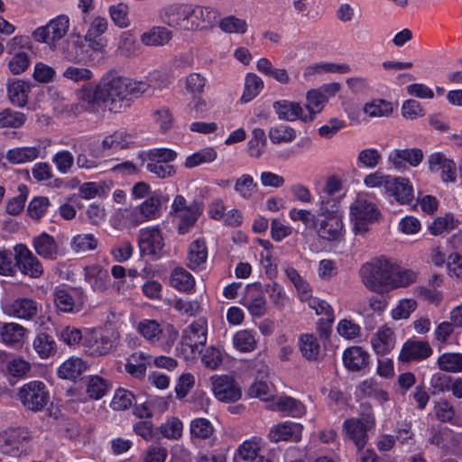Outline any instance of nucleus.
Instances as JSON below:
<instances>
[{
    "label": "nucleus",
    "instance_id": "39",
    "mask_svg": "<svg viewBox=\"0 0 462 462\" xmlns=\"http://www.w3.org/2000/svg\"><path fill=\"white\" fill-rule=\"evenodd\" d=\"M263 88V82L257 75L248 73L245 77V89L241 97V101L247 103L253 100Z\"/></svg>",
    "mask_w": 462,
    "mask_h": 462
},
{
    "label": "nucleus",
    "instance_id": "59",
    "mask_svg": "<svg viewBox=\"0 0 462 462\" xmlns=\"http://www.w3.org/2000/svg\"><path fill=\"white\" fill-rule=\"evenodd\" d=\"M125 371L135 378L144 376L146 372V365L143 362V355L134 354L125 365Z\"/></svg>",
    "mask_w": 462,
    "mask_h": 462
},
{
    "label": "nucleus",
    "instance_id": "50",
    "mask_svg": "<svg viewBox=\"0 0 462 462\" xmlns=\"http://www.w3.org/2000/svg\"><path fill=\"white\" fill-rule=\"evenodd\" d=\"M26 120L23 113L14 111L12 109H5L0 112V127L17 128L22 126Z\"/></svg>",
    "mask_w": 462,
    "mask_h": 462
},
{
    "label": "nucleus",
    "instance_id": "26",
    "mask_svg": "<svg viewBox=\"0 0 462 462\" xmlns=\"http://www.w3.org/2000/svg\"><path fill=\"white\" fill-rule=\"evenodd\" d=\"M33 247L37 254L45 259L55 260L59 254L55 239L45 232L34 237Z\"/></svg>",
    "mask_w": 462,
    "mask_h": 462
},
{
    "label": "nucleus",
    "instance_id": "42",
    "mask_svg": "<svg viewBox=\"0 0 462 462\" xmlns=\"http://www.w3.org/2000/svg\"><path fill=\"white\" fill-rule=\"evenodd\" d=\"M217 152L212 147H207L187 157L184 166L188 169L209 163L216 160Z\"/></svg>",
    "mask_w": 462,
    "mask_h": 462
},
{
    "label": "nucleus",
    "instance_id": "43",
    "mask_svg": "<svg viewBox=\"0 0 462 462\" xmlns=\"http://www.w3.org/2000/svg\"><path fill=\"white\" fill-rule=\"evenodd\" d=\"M351 70L348 64H336V63H317L308 66L304 71L305 77H310L314 74L322 72L332 73H348Z\"/></svg>",
    "mask_w": 462,
    "mask_h": 462
},
{
    "label": "nucleus",
    "instance_id": "47",
    "mask_svg": "<svg viewBox=\"0 0 462 462\" xmlns=\"http://www.w3.org/2000/svg\"><path fill=\"white\" fill-rule=\"evenodd\" d=\"M269 138L273 143H290L296 138V131L287 125L271 127Z\"/></svg>",
    "mask_w": 462,
    "mask_h": 462
},
{
    "label": "nucleus",
    "instance_id": "19",
    "mask_svg": "<svg viewBox=\"0 0 462 462\" xmlns=\"http://www.w3.org/2000/svg\"><path fill=\"white\" fill-rule=\"evenodd\" d=\"M45 151L41 145L17 146L6 152L5 158L11 164L18 165L32 162L44 157Z\"/></svg>",
    "mask_w": 462,
    "mask_h": 462
},
{
    "label": "nucleus",
    "instance_id": "40",
    "mask_svg": "<svg viewBox=\"0 0 462 462\" xmlns=\"http://www.w3.org/2000/svg\"><path fill=\"white\" fill-rule=\"evenodd\" d=\"M25 333V328L17 323H6L1 328L0 336L4 343L14 345L20 342Z\"/></svg>",
    "mask_w": 462,
    "mask_h": 462
},
{
    "label": "nucleus",
    "instance_id": "21",
    "mask_svg": "<svg viewBox=\"0 0 462 462\" xmlns=\"http://www.w3.org/2000/svg\"><path fill=\"white\" fill-rule=\"evenodd\" d=\"M430 170L431 171H441V179L443 181H455L456 180V164L455 162L447 158L441 152H435L428 158Z\"/></svg>",
    "mask_w": 462,
    "mask_h": 462
},
{
    "label": "nucleus",
    "instance_id": "3",
    "mask_svg": "<svg viewBox=\"0 0 462 462\" xmlns=\"http://www.w3.org/2000/svg\"><path fill=\"white\" fill-rule=\"evenodd\" d=\"M394 274V263L381 256L362 265L360 275L364 284L372 291H378L383 286H390Z\"/></svg>",
    "mask_w": 462,
    "mask_h": 462
},
{
    "label": "nucleus",
    "instance_id": "61",
    "mask_svg": "<svg viewBox=\"0 0 462 462\" xmlns=\"http://www.w3.org/2000/svg\"><path fill=\"white\" fill-rule=\"evenodd\" d=\"M145 167L148 171L160 179L169 178L176 173L175 166L169 163H159L147 160Z\"/></svg>",
    "mask_w": 462,
    "mask_h": 462
},
{
    "label": "nucleus",
    "instance_id": "62",
    "mask_svg": "<svg viewBox=\"0 0 462 462\" xmlns=\"http://www.w3.org/2000/svg\"><path fill=\"white\" fill-rule=\"evenodd\" d=\"M177 157V152L168 148H155L152 149L147 153V160L171 164Z\"/></svg>",
    "mask_w": 462,
    "mask_h": 462
},
{
    "label": "nucleus",
    "instance_id": "45",
    "mask_svg": "<svg viewBox=\"0 0 462 462\" xmlns=\"http://www.w3.org/2000/svg\"><path fill=\"white\" fill-rule=\"evenodd\" d=\"M319 344L312 334H305L300 338V349L304 357L309 360L316 359L319 354Z\"/></svg>",
    "mask_w": 462,
    "mask_h": 462
},
{
    "label": "nucleus",
    "instance_id": "9",
    "mask_svg": "<svg viewBox=\"0 0 462 462\" xmlns=\"http://www.w3.org/2000/svg\"><path fill=\"white\" fill-rule=\"evenodd\" d=\"M190 5L173 4L165 7L162 13V22L177 30L190 31Z\"/></svg>",
    "mask_w": 462,
    "mask_h": 462
},
{
    "label": "nucleus",
    "instance_id": "12",
    "mask_svg": "<svg viewBox=\"0 0 462 462\" xmlns=\"http://www.w3.org/2000/svg\"><path fill=\"white\" fill-rule=\"evenodd\" d=\"M215 396L222 402H236L241 398V389L233 377L222 375L212 377Z\"/></svg>",
    "mask_w": 462,
    "mask_h": 462
},
{
    "label": "nucleus",
    "instance_id": "64",
    "mask_svg": "<svg viewBox=\"0 0 462 462\" xmlns=\"http://www.w3.org/2000/svg\"><path fill=\"white\" fill-rule=\"evenodd\" d=\"M97 245V241L93 235H78L73 238L72 248L76 252L85 253L94 250Z\"/></svg>",
    "mask_w": 462,
    "mask_h": 462
},
{
    "label": "nucleus",
    "instance_id": "25",
    "mask_svg": "<svg viewBox=\"0 0 462 462\" xmlns=\"http://www.w3.org/2000/svg\"><path fill=\"white\" fill-rule=\"evenodd\" d=\"M85 280L95 291L103 292L108 288L109 274L102 267L92 265L85 269Z\"/></svg>",
    "mask_w": 462,
    "mask_h": 462
},
{
    "label": "nucleus",
    "instance_id": "24",
    "mask_svg": "<svg viewBox=\"0 0 462 462\" xmlns=\"http://www.w3.org/2000/svg\"><path fill=\"white\" fill-rule=\"evenodd\" d=\"M38 307L36 301L28 298H19L7 308V313L18 319H32L36 316Z\"/></svg>",
    "mask_w": 462,
    "mask_h": 462
},
{
    "label": "nucleus",
    "instance_id": "33",
    "mask_svg": "<svg viewBox=\"0 0 462 462\" xmlns=\"http://www.w3.org/2000/svg\"><path fill=\"white\" fill-rule=\"evenodd\" d=\"M87 369L85 362L80 358H69L58 370V375L62 379L76 380Z\"/></svg>",
    "mask_w": 462,
    "mask_h": 462
},
{
    "label": "nucleus",
    "instance_id": "49",
    "mask_svg": "<svg viewBox=\"0 0 462 462\" xmlns=\"http://www.w3.org/2000/svg\"><path fill=\"white\" fill-rule=\"evenodd\" d=\"M234 346L241 352H251L256 346L254 334L249 330L236 332L233 338Z\"/></svg>",
    "mask_w": 462,
    "mask_h": 462
},
{
    "label": "nucleus",
    "instance_id": "16",
    "mask_svg": "<svg viewBox=\"0 0 462 462\" xmlns=\"http://www.w3.org/2000/svg\"><path fill=\"white\" fill-rule=\"evenodd\" d=\"M190 31L213 27L218 21L220 14L213 7L190 5Z\"/></svg>",
    "mask_w": 462,
    "mask_h": 462
},
{
    "label": "nucleus",
    "instance_id": "4",
    "mask_svg": "<svg viewBox=\"0 0 462 462\" xmlns=\"http://www.w3.org/2000/svg\"><path fill=\"white\" fill-rule=\"evenodd\" d=\"M381 213L374 203L365 198H357L350 207L353 231L356 235H364L369 230V226L377 221Z\"/></svg>",
    "mask_w": 462,
    "mask_h": 462
},
{
    "label": "nucleus",
    "instance_id": "58",
    "mask_svg": "<svg viewBox=\"0 0 462 462\" xmlns=\"http://www.w3.org/2000/svg\"><path fill=\"white\" fill-rule=\"evenodd\" d=\"M109 14L116 25L125 28L129 25L128 5L123 3L111 5Z\"/></svg>",
    "mask_w": 462,
    "mask_h": 462
},
{
    "label": "nucleus",
    "instance_id": "38",
    "mask_svg": "<svg viewBox=\"0 0 462 462\" xmlns=\"http://www.w3.org/2000/svg\"><path fill=\"white\" fill-rule=\"evenodd\" d=\"M166 201H168V198L162 195H153L139 207L140 214L144 219L155 218L159 214L162 204Z\"/></svg>",
    "mask_w": 462,
    "mask_h": 462
},
{
    "label": "nucleus",
    "instance_id": "15",
    "mask_svg": "<svg viewBox=\"0 0 462 462\" xmlns=\"http://www.w3.org/2000/svg\"><path fill=\"white\" fill-rule=\"evenodd\" d=\"M303 426L300 423L285 421L273 426L269 439L273 443L280 441L299 442L301 439Z\"/></svg>",
    "mask_w": 462,
    "mask_h": 462
},
{
    "label": "nucleus",
    "instance_id": "20",
    "mask_svg": "<svg viewBox=\"0 0 462 462\" xmlns=\"http://www.w3.org/2000/svg\"><path fill=\"white\" fill-rule=\"evenodd\" d=\"M275 113L279 119L284 121H295L300 119L302 122H310L313 120L312 116L303 115L302 107L297 102L288 100H278L273 104Z\"/></svg>",
    "mask_w": 462,
    "mask_h": 462
},
{
    "label": "nucleus",
    "instance_id": "17",
    "mask_svg": "<svg viewBox=\"0 0 462 462\" xmlns=\"http://www.w3.org/2000/svg\"><path fill=\"white\" fill-rule=\"evenodd\" d=\"M243 304L255 317H262L266 312V300L259 284H249L245 288Z\"/></svg>",
    "mask_w": 462,
    "mask_h": 462
},
{
    "label": "nucleus",
    "instance_id": "36",
    "mask_svg": "<svg viewBox=\"0 0 462 462\" xmlns=\"http://www.w3.org/2000/svg\"><path fill=\"white\" fill-rule=\"evenodd\" d=\"M138 332L151 343L158 342L163 335V330L156 320L143 319L139 322Z\"/></svg>",
    "mask_w": 462,
    "mask_h": 462
},
{
    "label": "nucleus",
    "instance_id": "51",
    "mask_svg": "<svg viewBox=\"0 0 462 462\" xmlns=\"http://www.w3.org/2000/svg\"><path fill=\"white\" fill-rule=\"evenodd\" d=\"M109 389L108 383L100 376H92L87 384V393L92 399L102 398Z\"/></svg>",
    "mask_w": 462,
    "mask_h": 462
},
{
    "label": "nucleus",
    "instance_id": "44",
    "mask_svg": "<svg viewBox=\"0 0 462 462\" xmlns=\"http://www.w3.org/2000/svg\"><path fill=\"white\" fill-rule=\"evenodd\" d=\"M438 365L440 370L445 372H460L462 370V354L444 353L438 358Z\"/></svg>",
    "mask_w": 462,
    "mask_h": 462
},
{
    "label": "nucleus",
    "instance_id": "56",
    "mask_svg": "<svg viewBox=\"0 0 462 462\" xmlns=\"http://www.w3.org/2000/svg\"><path fill=\"white\" fill-rule=\"evenodd\" d=\"M18 190L20 194L10 199L6 205V212L13 216L23 211L28 195V188L23 184L19 186Z\"/></svg>",
    "mask_w": 462,
    "mask_h": 462
},
{
    "label": "nucleus",
    "instance_id": "34",
    "mask_svg": "<svg viewBox=\"0 0 462 462\" xmlns=\"http://www.w3.org/2000/svg\"><path fill=\"white\" fill-rule=\"evenodd\" d=\"M131 134L125 129L114 131L111 134L106 135L102 141V148L109 149H125L131 143Z\"/></svg>",
    "mask_w": 462,
    "mask_h": 462
},
{
    "label": "nucleus",
    "instance_id": "32",
    "mask_svg": "<svg viewBox=\"0 0 462 462\" xmlns=\"http://www.w3.org/2000/svg\"><path fill=\"white\" fill-rule=\"evenodd\" d=\"M200 213V205L195 201L189 205L188 209L177 213L176 216L180 218V224L178 226L179 234L184 235L189 232V228L193 226L198 220Z\"/></svg>",
    "mask_w": 462,
    "mask_h": 462
},
{
    "label": "nucleus",
    "instance_id": "41",
    "mask_svg": "<svg viewBox=\"0 0 462 462\" xmlns=\"http://www.w3.org/2000/svg\"><path fill=\"white\" fill-rule=\"evenodd\" d=\"M220 30L226 33L244 34L247 32V23L235 15L226 16L218 21Z\"/></svg>",
    "mask_w": 462,
    "mask_h": 462
},
{
    "label": "nucleus",
    "instance_id": "48",
    "mask_svg": "<svg viewBox=\"0 0 462 462\" xmlns=\"http://www.w3.org/2000/svg\"><path fill=\"white\" fill-rule=\"evenodd\" d=\"M259 448L256 442L246 440L244 441L237 448L234 461H245L250 462L255 460L259 456H257V451Z\"/></svg>",
    "mask_w": 462,
    "mask_h": 462
},
{
    "label": "nucleus",
    "instance_id": "52",
    "mask_svg": "<svg viewBox=\"0 0 462 462\" xmlns=\"http://www.w3.org/2000/svg\"><path fill=\"white\" fill-rule=\"evenodd\" d=\"M364 112L371 117L388 116L393 112V106L391 103L378 99L365 104Z\"/></svg>",
    "mask_w": 462,
    "mask_h": 462
},
{
    "label": "nucleus",
    "instance_id": "28",
    "mask_svg": "<svg viewBox=\"0 0 462 462\" xmlns=\"http://www.w3.org/2000/svg\"><path fill=\"white\" fill-rule=\"evenodd\" d=\"M372 345L378 355H385L394 346V333L389 328L380 329L372 338Z\"/></svg>",
    "mask_w": 462,
    "mask_h": 462
},
{
    "label": "nucleus",
    "instance_id": "10",
    "mask_svg": "<svg viewBox=\"0 0 462 462\" xmlns=\"http://www.w3.org/2000/svg\"><path fill=\"white\" fill-rule=\"evenodd\" d=\"M138 243L143 255L150 256L152 260L162 255L164 241L158 227L140 230Z\"/></svg>",
    "mask_w": 462,
    "mask_h": 462
},
{
    "label": "nucleus",
    "instance_id": "46",
    "mask_svg": "<svg viewBox=\"0 0 462 462\" xmlns=\"http://www.w3.org/2000/svg\"><path fill=\"white\" fill-rule=\"evenodd\" d=\"M54 302L59 311L73 312L75 300L69 291L62 287H57L54 292Z\"/></svg>",
    "mask_w": 462,
    "mask_h": 462
},
{
    "label": "nucleus",
    "instance_id": "29",
    "mask_svg": "<svg viewBox=\"0 0 462 462\" xmlns=\"http://www.w3.org/2000/svg\"><path fill=\"white\" fill-rule=\"evenodd\" d=\"M32 345L34 350L41 358H48L55 355L57 351V345L54 337L44 331L37 334Z\"/></svg>",
    "mask_w": 462,
    "mask_h": 462
},
{
    "label": "nucleus",
    "instance_id": "2",
    "mask_svg": "<svg viewBox=\"0 0 462 462\" xmlns=\"http://www.w3.org/2000/svg\"><path fill=\"white\" fill-rule=\"evenodd\" d=\"M314 229L322 240L337 242L342 239L344 232L342 216L334 199L321 201Z\"/></svg>",
    "mask_w": 462,
    "mask_h": 462
},
{
    "label": "nucleus",
    "instance_id": "22",
    "mask_svg": "<svg viewBox=\"0 0 462 462\" xmlns=\"http://www.w3.org/2000/svg\"><path fill=\"white\" fill-rule=\"evenodd\" d=\"M423 156V152L419 148L394 150L389 154V161L396 169L404 167V162L416 167L421 162Z\"/></svg>",
    "mask_w": 462,
    "mask_h": 462
},
{
    "label": "nucleus",
    "instance_id": "14",
    "mask_svg": "<svg viewBox=\"0 0 462 462\" xmlns=\"http://www.w3.org/2000/svg\"><path fill=\"white\" fill-rule=\"evenodd\" d=\"M207 342V328L204 319H198L189 325L182 337V345L190 350L191 354L201 353L199 349Z\"/></svg>",
    "mask_w": 462,
    "mask_h": 462
},
{
    "label": "nucleus",
    "instance_id": "1",
    "mask_svg": "<svg viewBox=\"0 0 462 462\" xmlns=\"http://www.w3.org/2000/svg\"><path fill=\"white\" fill-rule=\"evenodd\" d=\"M149 85L144 81H133L115 70L105 73L95 88L83 87L79 99L87 111L98 113L107 108L112 113H121L131 106L134 97L145 93Z\"/></svg>",
    "mask_w": 462,
    "mask_h": 462
},
{
    "label": "nucleus",
    "instance_id": "53",
    "mask_svg": "<svg viewBox=\"0 0 462 462\" xmlns=\"http://www.w3.org/2000/svg\"><path fill=\"white\" fill-rule=\"evenodd\" d=\"M391 279L392 288L406 287L415 282L416 273L411 270H402L394 263V274Z\"/></svg>",
    "mask_w": 462,
    "mask_h": 462
},
{
    "label": "nucleus",
    "instance_id": "23",
    "mask_svg": "<svg viewBox=\"0 0 462 462\" xmlns=\"http://www.w3.org/2000/svg\"><path fill=\"white\" fill-rule=\"evenodd\" d=\"M369 355L361 346H351L343 353L345 366L353 372H357L368 365Z\"/></svg>",
    "mask_w": 462,
    "mask_h": 462
},
{
    "label": "nucleus",
    "instance_id": "13",
    "mask_svg": "<svg viewBox=\"0 0 462 462\" xmlns=\"http://www.w3.org/2000/svg\"><path fill=\"white\" fill-rule=\"evenodd\" d=\"M15 252L17 265L23 273L32 278H38L42 274L43 267L41 262L24 245H16Z\"/></svg>",
    "mask_w": 462,
    "mask_h": 462
},
{
    "label": "nucleus",
    "instance_id": "57",
    "mask_svg": "<svg viewBox=\"0 0 462 462\" xmlns=\"http://www.w3.org/2000/svg\"><path fill=\"white\" fill-rule=\"evenodd\" d=\"M190 433L199 439H208L213 433V427L208 420L198 418L190 423Z\"/></svg>",
    "mask_w": 462,
    "mask_h": 462
},
{
    "label": "nucleus",
    "instance_id": "6",
    "mask_svg": "<svg viewBox=\"0 0 462 462\" xmlns=\"http://www.w3.org/2000/svg\"><path fill=\"white\" fill-rule=\"evenodd\" d=\"M18 399L23 407L31 411H42L50 401V394L44 383L32 381L18 391Z\"/></svg>",
    "mask_w": 462,
    "mask_h": 462
},
{
    "label": "nucleus",
    "instance_id": "60",
    "mask_svg": "<svg viewBox=\"0 0 462 462\" xmlns=\"http://www.w3.org/2000/svg\"><path fill=\"white\" fill-rule=\"evenodd\" d=\"M201 353V361L209 369H217L223 362V356L218 348L209 346Z\"/></svg>",
    "mask_w": 462,
    "mask_h": 462
},
{
    "label": "nucleus",
    "instance_id": "27",
    "mask_svg": "<svg viewBox=\"0 0 462 462\" xmlns=\"http://www.w3.org/2000/svg\"><path fill=\"white\" fill-rule=\"evenodd\" d=\"M208 259V248L203 239L193 241L189 248L188 267L191 270L199 268Z\"/></svg>",
    "mask_w": 462,
    "mask_h": 462
},
{
    "label": "nucleus",
    "instance_id": "18",
    "mask_svg": "<svg viewBox=\"0 0 462 462\" xmlns=\"http://www.w3.org/2000/svg\"><path fill=\"white\" fill-rule=\"evenodd\" d=\"M386 193L393 196L400 204H407L412 207L417 205L418 201L414 199L413 188L408 179L393 177Z\"/></svg>",
    "mask_w": 462,
    "mask_h": 462
},
{
    "label": "nucleus",
    "instance_id": "8",
    "mask_svg": "<svg viewBox=\"0 0 462 462\" xmlns=\"http://www.w3.org/2000/svg\"><path fill=\"white\" fill-rule=\"evenodd\" d=\"M69 26V17L64 14L59 15L51 20L45 26L39 27L33 32V37L37 42L51 44L67 34Z\"/></svg>",
    "mask_w": 462,
    "mask_h": 462
},
{
    "label": "nucleus",
    "instance_id": "63",
    "mask_svg": "<svg viewBox=\"0 0 462 462\" xmlns=\"http://www.w3.org/2000/svg\"><path fill=\"white\" fill-rule=\"evenodd\" d=\"M134 399V396L131 392L125 389H118L114 395L111 406L117 411L126 410L132 405Z\"/></svg>",
    "mask_w": 462,
    "mask_h": 462
},
{
    "label": "nucleus",
    "instance_id": "7",
    "mask_svg": "<svg viewBox=\"0 0 462 462\" xmlns=\"http://www.w3.org/2000/svg\"><path fill=\"white\" fill-rule=\"evenodd\" d=\"M374 426V414L369 411L362 413L360 418L346 420L343 424V430L346 436L354 442L356 448L361 450L367 442L368 430Z\"/></svg>",
    "mask_w": 462,
    "mask_h": 462
},
{
    "label": "nucleus",
    "instance_id": "54",
    "mask_svg": "<svg viewBox=\"0 0 462 462\" xmlns=\"http://www.w3.org/2000/svg\"><path fill=\"white\" fill-rule=\"evenodd\" d=\"M327 102V97L320 90L312 89L307 93L306 108L310 112L309 116H314L319 113L324 103Z\"/></svg>",
    "mask_w": 462,
    "mask_h": 462
},
{
    "label": "nucleus",
    "instance_id": "31",
    "mask_svg": "<svg viewBox=\"0 0 462 462\" xmlns=\"http://www.w3.org/2000/svg\"><path fill=\"white\" fill-rule=\"evenodd\" d=\"M30 86L23 80H14L7 87V94L10 102L19 107L26 105Z\"/></svg>",
    "mask_w": 462,
    "mask_h": 462
},
{
    "label": "nucleus",
    "instance_id": "55",
    "mask_svg": "<svg viewBox=\"0 0 462 462\" xmlns=\"http://www.w3.org/2000/svg\"><path fill=\"white\" fill-rule=\"evenodd\" d=\"M255 188L256 183H254L253 177L249 174H243L235 183V190L245 199H249L252 197Z\"/></svg>",
    "mask_w": 462,
    "mask_h": 462
},
{
    "label": "nucleus",
    "instance_id": "30",
    "mask_svg": "<svg viewBox=\"0 0 462 462\" xmlns=\"http://www.w3.org/2000/svg\"><path fill=\"white\" fill-rule=\"evenodd\" d=\"M172 38V32L162 26H154L142 34L141 41L147 46H162Z\"/></svg>",
    "mask_w": 462,
    "mask_h": 462
},
{
    "label": "nucleus",
    "instance_id": "5",
    "mask_svg": "<svg viewBox=\"0 0 462 462\" xmlns=\"http://www.w3.org/2000/svg\"><path fill=\"white\" fill-rule=\"evenodd\" d=\"M31 438V432L25 427L8 428L0 432V451L10 457H18L26 453Z\"/></svg>",
    "mask_w": 462,
    "mask_h": 462
},
{
    "label": "nucleus",
    "instance_id": "11",
    "mask_svg": "<svg viewBox=\"0 0 462 462\" xmlns=\"http://www.w3.org/2000/svg\"><path fill=\"white\" fill-rule=\"evenodd\" d=\"M432 353L428 341L409 339L402 345L399 360L402 363L420 362L429 358Z\"/></svg>",
    "mask_w": 462,
    "mask_h": 462
},
{
    "label": "nucleus",
    "instance_id": "37",
    "mask_svg": "<svg viewBox=\"0 0 462 462\" xmlns=\"http://www.w3.org/2000/svg\"><path fill=\"white\" fill-rule=\"evenodd\" d=\"M274 405L278 411L286 412L292 417H300L305 413L304 405L291 397H280Z\"/></svg>",
    "mask_w": 462,
    "mask_h": 462
},
{
    "label": "nucleus",
    "instance_id": "35",
    "mask_svg": "<svg viewBox=\"0 0 462 462\" xmlns=\"http://www.w3.org/2000/svg\"><path fill=\"white\" fill-rule=\"evenodd\" d=\"M171 284L179 291L189 292L194 285L193 276L183 268H176L171 275Z\"/></svg>",
    "mask_w": 462,
    "mask_h": 462
}]
</instances>
